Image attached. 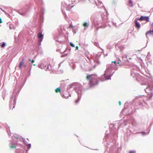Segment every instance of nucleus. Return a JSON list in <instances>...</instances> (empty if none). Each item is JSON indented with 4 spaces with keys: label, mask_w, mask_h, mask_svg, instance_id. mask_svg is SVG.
Masks as SVG:
<instances>
[{
    "label": "nucleus",
    "mask_w": 153,
    "mask_h": 153,
    "mask_svg": "<svg viewBox=\"0 0 153 153\" xmlns=\"http://www.w3.org/2000/svg\"><path fill=\"white\" fill-rule=\"evenodd\" d=\"M38 37L39 38H41L43 37V35L41 33H39L38 35Z\"/></svg>",
    "instance_id": "8"
},
{
    "label": "nucleus",
    "mask_w": 153,
    "mask_h": 153,
    "mask_svg": "<svg viewBox=\"0 0 153 153\" xmlns=\"http://www.w3.org/2000/svg\"><path fill=\"white\" fill-rule=\"evenodd\" d=\"M76 50H77L78 49V47L77 46H76Z\"/></svg>",
    "instance_id": "21"
},
{
    "label": "nucleus",
    "mask_w": 153,
    "mask_h": 153,
    "mask_svg": "<svg viewBox=\"0 0 153 153\" xmlns=\"http://www.w3.org/2000/svg\"><path fill=\"white\" fill-rule=\"evenodd\" d=\"M148 34L153 35V30H150L147 32L146 33V36Z\"/></svg>",
    "instance_id": "5"
},
{
    "label": "nucleus",
    "mask_w": 153,
    "mask_h": 153,
    "mask_svg": "<svg viewBox=\"0 0 153 153\" xmlns=\"http://www.w3.org/2000/svg\"><path fill=\"white\" fill-rule=\"evenodd\" d=\"M87 80H89V83L91 85H94L98 84L97 76L96 75H89L86 76Z\"/></svg>",
    "instance_id": "1"
},
{
    "label": "nucleus",
    "mask_w": 153,
    "mask_h": 153,
    "mask_svg": "<svg viewBox=\"0 0 153 153\" xmlns=\"http://www.w3.org/2000/svg\"><path fill=\"white\" fill-rule=\"evenodd\" d=\"M129 153H135V152L134 151H130Z\"/></svg>",
    "instance_id": "15"
},
{
    "label": "nucleus",
    "mask_w": 153,
    "mask_h": 153,
    "mask_svg": "<svg viewBox=\"0 0 153 153\" xmlns=\"http://www.w3.org/2000/svg\"><path fill=\"white\" fill-rule=\"evenodd\" d=\"M10 147L11 149H13L16 148V145L15 144H12Z\"/></svg>",
    "instance_id": "6"
},
{
    "label": "nucleus",
    "mask_w": 153,
    "mask_h": 153,
    "mask_svg": "<svg viewBox=\"0 0 153 153\" xmlns=\"http://www.w3.org/2000/svg\"><path fill=\"white\" fill-rule=\"evenodd\" d=\"M83 26L84 27H88V25L87 22H85L83 24Z\"/></svg>",
    "instance_id": "9"
},
{
    "label": "nucleus",
    "mask_w": 153,
    "mask_h": 153,
    "mask_svg": "<svg viewBox=\"0 0 153 153\" xmlns=\"http://www.w3.org/2000/svg\"><path fill=\"white\" fill-rule=\"evenodd\" d=\"M137 20H139L140 21H145L146 22H148L149 21V16H141L140 18L138 19Z\"/></svg>",
    "instance_id": "2"
},
{
    "label": "nucleus",
    "mask_w": 153,
    "mask_h": 153,
    "mask_svg": "<svg viewBox=\"0 0 153 153\" xmlns=\"http://www.w3.org/2000/svg\"><path fill=\"white\" fill-rule=\"evenodd\" d=\"M2 22V21L1 18H0V24Z\"/></svg>",
    "instance_id": "18"
},
{
    "label": "nucleus",
    "mask_w": 153,
    "mask_h": 153,
    "mask_svg": "<svg viewBox=\"0 0 153 153\" xmlns=\"http://www.w3.org/2000/svg\"><path fill=\"white\" fill-rule=\"evenodd\" d=\"M135 26L136 27L139 29L140 27V25L139 23L137 22V20H135Z\"/></svg>",
    "instance_id": "4"
},
{
    "label": "nucleus",
    "mask_w": 153,
    "mask_h": 153,
    "mask_svg": "<svg viewBox=\"0 0 153 153\" xmlns=\"http://www.w3.org/2000/svg\"><path fill=\"white\" fill-rule=\"evenodd\" d=\"M33 65H34V66H35V65H35V64H33Z\"/></svg>",
    "instance_id": "25"
},
{
    "label": "nucleus",
    "mask_w": 153,
    "mask_h": 153,
    "mask_svg": "<svg viewBox=\"0 0 153 153\" xmlns=\"http://www.w3.org/2000/svg\"><path fill=\"white\" fill-rule=\"evenodd\" d=\"M104 76L107 79H109L110 78V76H108L107 77L106 76V74H104Z\"/></svg>",
    "instance_id": "12"
},
{
    "label": "nucleus",
    "mask_w": 153,
    "mask_h": 153,
    "mask_svg": "<svg viewBox=\"0 0 153 153\" xmlns=\"http://www.w3.org/2000/svg\"><path fill=\"white\" fill-rule=\"evenodd\" d=\"M29 61L31 62L32 63H33L34 62V61L33 60H31L30 59H29Z\"/></svg>",
    "instance_id": "16"
},
{
    "label": "nucleus",
    "mask_w": 153,
    "mask_h": 153,
    "mask_svg": "<svg viewBox=\"0 0 153 153\" xmlns=\"http://www.w3.org/2000/svg\"><path fill=\"white\" fill-rule=\"evenodd\" d=\"M119 105H121V102L120 101H119Z\"/></svg>",
    "instance_id": "22"
},
{
    "label": "nucleus",
    "mask_w": 153,
    "mask_h": 153,
    "mask_svg": "<svg viewBox=\"0 0 153 153\" xmlns=\"http://www.w3.org/2000/svg\"><path fill=\"white\" fill-rule=\"evenodd\" d=\"M70 45L72 47H74V45L72 43H70Z\"/></svg>",
    "instance_id": "17"
},
{
    "label": "nucleus",
    "mask_w": 153,
    "mask_h": 153,
    "mask_svg": "<svg viewBox=\"0 0 153 153\" xmlns=\"http://www.w3.org/2000/svg\"><path fill=\"white\" fill-rule=\"evenodd\" d=\"M112 62L114 63L115 64L116 63V62L115 61H113Z\"/></svg>",
    "instance_id": "20"
},
{
    "label": "nucleus",
    "mask_w": 153,
    "mask_h": 153,
    "mask_svg": "<svg viewBox=\"0 0 153 153\" xmlns=\"http://www.w3.org/2000/svg\"><path fill=\"white\" fill-rule=\"evenodd\" d=\"M69 28L73 29L74 27L72 25V24H70L69 26Z\"/></svg>",
    "instance_id": "11"
},
{
    "label": "nucleus",
    "mask_w": 153,
    "mask_h": 153,
    "mask_svg": "<svg viewBox=\"0 0 153 153\" xmlns=\"http://www.w3.org/2000/svg\"><path fill=\"white\" fill-rule=\"evenodd\" d=\"M152 28L153 29V22L152 24Z\"/></svg>",
    "instance_id": "19"
},
{
    "label": "nucleus",
    "mask_w": 153,
    "mask_h": 153,
    "mask_svg": "<svg viewBox=\"0 0 153 153\" xmlns=\"http://www.w3.org/2000/svg\"><path fill=\"white\" fill-rule=\"evenodd\" d=\"M55 92L56 93H57L58 92H61V89L59 88H56L55 90Z\"/></svg>",
    "instance_id": "7"
},
{
    "label": "nucleus",
    "mask_w": 153,
    "mask_h": 153,
    "mask_svg": "<svg viewBox=\"0 0 153 153\" xmlns=\"http://www.w3.org/2000/svg\"><path fill=\"white\" fill-rule=\"evenodd\" d=\"M19 68L20 69H21L22 66H24V67H26V65L25 64L24 60V59L19 62Z\"/></svg>",
    "instance_id": "3"
},
{
    "label": "nucleus",
    "mask_w": 153,
    "mask_h": 153,
    "mask_svg": "<svg viewBox=\"0 0 153 153\" xmlns=\"http://www.w3.org/2000/svg\"><path fill=\"white\" fill-rule=\"evenodd\" d=\"M62 97L63 98H65V99H67V98H68V97H65V95L64 94L62 95Z\"/></svg>",
    "instance_id": "13"
},
{
    "label": "nucleus",
    "mask_w": 153,
    "mask_h": 153,
    "mask_svg": "<svg viewBox=\"0 0 153 153\" xmlns=\"http://www.w3.org/2000/svg\"><path fill=\"white\" fill-rule=\"evenodd\" d=\"M42 41V39H40V41L41 42Z\"/></svg>",
    "instance_id": "23"
},
{
    "label": "nucleus",
    "mask_w": 153,
    "mask_h": 153,
    "mask_svg": "<svg viewBox=\"0 0 153 153\" xmlns=\"http://www.w3.org/2000/svg\"><path fill=\"white\" fill-rule=\"evenodd\" d=\"M129 5L131 7L133 6V3H132V1H131V0H129Z\"/></svg>",
    "instance_id": "10"
},
{
    "label": "nucleus",
    "mask_w": 153,
    "mask_h": 153,
    "mask_svg": "<svg viewBox=\"0 0 153 153\" xmlns=\"http://www.w3.org/2000/svg\"><path fill=\"white\" fill-rule=\"evenodd\" d=\"M119 62H118L117 63V64H119Z\"/></svg>",
    "instance_id": "24"
},
{
    "label": "nucleus",
    "mask_w": 153,
    "mask_h": 153,
    "mask_svg": "<svg viewBox=\"0 0 153 153\" xmlns=\"http://www.w3.org/2000/svg\"><path fill=\"white\" fill-rule=\"evenodd\" d=\"M5 46V44L3 42V43L1 45V47L3 48V47H4Z\"/></svg>",
    "instance_id": "14"
}]
</instances>
